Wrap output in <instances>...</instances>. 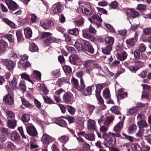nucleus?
Here are the masks:
<instances>
[{
	"label": "nucleus",
	"instance_id": "obj_1",
	"mask_svg": "<svg viewBox=\"0 0 151 151\" xmlns=\"http://www.w3.org/2000/svg\"><path fill=\"white\" fill-rule=\"evenodd\" d=\"M121 135L119 133H114L110 132L108 133H104L102 135V138L105 139V145L107 147L114 145L116 143L115 137H120Z\"/></svg>",
	"mask_w": 151,
	"mask_h": 151
},
{
	"label": "nucleus",
	"instance_id": "obj_2",
	"mask_svg": "<svg viewBox=\"0 0 151 151\" xmlns=\"http://www.w3.org/2000/svg\"><path fill=\"white\" fill-rule=\"evenodd\" d=\"M5 2L9 10L14 11L18 9L19 5L13 0H5Z\"/></svg>",
	"mask_w": 151,
	"mask_h": 151
},
{
	"label": "nucleus",
	"instance_id": "obj_3",
	"mask_svg": "<svg viewBox=\"0 0 151 151\" xmlns=\"http://www.w3.org/2000/svg\"><path fill=\"white\" fill-rule=\"evenodd\" d=\"M52 123H55L58 125L65 127L67 126L66 122L64 120L61 119L60 118H56L52 119Z\"/></svg>",
	"mask_w": 151,
	"mask_h": 151
},
{
	"label": "nucleus",
	"instance_id": "obj_4",
	"mask_svg": "<svg viewBox=\"0 0 151 151\" xmlns=\"http://www.w3.org/2000/svg\"><path fill=\"white\" fill-rule=\"evenodd\" d=\"M2 62L3 64L6 66L7 68L9 70H12L15 66V63L14 62L9 59H6Z\"/></svg>",
	"mask_w": 151,
	"mask_h": 151
},
{
	"label": "nucleus",
	"instance_id": "obj_5",
	"mask_svg": "<svg viewBox=\"0 0 151 151\" xmlns=\"http://www.w3.org/2000/svg\"><path fill=\"white\" fill-rule=\"evenodd\" d=\"M83 50L87 51L91 54L93 53L94 52V49L91 43L87 41L84 43Z\"/></svg>",
	"mask_w": 151,
	"mask_h": 151
},
{
	"label": "nucleus",
	"instance_id": "obj_6",
	"mask_svg": "<svg viewBox=\"0 0 151 151\" xmlns=\"http://www.w3.org/2000/svg\"><path fill=\"white\" fill-rule=\"evenodd\" d=\"M54 139L47 134H43L42 137L41 141L44 145H48L53 142Z\"/></svg>",
	"mask_w": 151,
	"mask_h": 151
},
{
	"label": "nucleus",
	"instance_id": "obj_7",
	"mask_svg": "<svg viewBox=\"0 0 151 151\" xmlns=\"http://www.w3.org/2000/svg\"><path fill=\"white\" fill-rule=\"evenodd\" d=\"M27 133L30 135L35 137L37 135V133L35 127L32 125L27 126L26 127Z\"/></svg>",
	"mask_w": 151,
	"mask_h": 151
},
{
	"label": "nucleus",
	"instance_id": "obj_8",
	"mask_svg": "<svg viewBox=\"0 0 151 151\" xmlns=\"http://www.w3.org/2000/svg\"><path fill=\"white\" fill-rule=\"evenodd\" d=\"M126 13L127 15L131 19H133L138 17L139 13L135 10L132 9H129L127 10Z\"/></svg>",
	"mask_w": 151,
	"mask_h": 151
},
{
	"label": "nucleus",
	"instance_id": "obj_9",
	"mask_svg": "<svg viewBox=\"0 0 151 151\" xmlns=\"http://www.w3.org/2000/svg\"><path fill=\"white\" fill-rule=\"evenodd\" d=\"M63 100L65 103H71V101L73 99V95L70 93L66 92L63 95Z\"/></svg>",
	"mask_w": 151,
	"mask_h": 151
},
{
	"label": "nucleus",
	"instance_id": "obj_10",
	"mask_svg": "<svg viewBox=\"0 0 151 151\" xmlns=\"http://www.w3.org/2000/svg\"><path fill=\"white\" fill-rule=\"evenodd\" d=\"M114 119V117L113 116H111L107 117L104 119H101L99 120L98 121V122L100 125L101 124H104L108 126Z\"/></svg>",
	"mask_w": 151,
	"mask_h": 151
},
{
	"label": "nucleus",
	"instance_id": "obj_11",
	"mask_svg": "<svg viewBox=\"0 0 151 151\" xmlns=\"http://www.w3.org/2000/svg\"><path fill=\"white\" fill-rule=\"evenodd\" d=\"M89 19L91 23H94V20H96L99 22H96V24L99 26L101 25V23L102 22V20L101 18L100 15L97 14H94L92 16V17L89 18Z\"/></svg>",
	"mask_w": 151,
	"mask_h": 151
},
{
	"label": "nucleus",
	"instance_id": "obj_12",
	"mask_svg": "<svg viewBox=\"0 0 151 151\" xmlns=\"http://www.w3.org/2000/svg\"><path fill=\"white\" fill-rule=\"evenodd\" d=\"M40 24L42 27L45 29H47L53 24V23L51 21L44 19L41 20L40 22Z\"/></svg>",
	"mask_w": 151,
	"mask_h": 151
},
{
	"label": "nucleus",
	"instance_id": "obj_13",
	"mask_svg": "<svg viewBox=\"0 0 151 151\" xmlns=\"http://www.w3.org/2000/svg\"><path fill=\"white\" fill-rule=\"evenodd\" d=\"M3 100L4 102L6 104L12 105L14 104L13 98L9 93L7 94L4 97Z\"/></svg>",
	"mask_w": 151,
	"mask_h": 151
},
{
	"label": "nucleus",
	"instance_id": "obj_14",
	"mask_svg": "<svg viewBox=\"0 0 151 151\" xmlns=\"http://www.w3.org/2000/svg\"><path fill=\"white\" fill-rule=\"evenodd\" d=\"M11 140L17 143H18L20 141V137L19 134L16 132H13L11 135Z\"/></svg>",
	"mask_w": 151,
	"mask_h": 151
},
{
	"label": "nucleus",
	"instance_id": "obj_15",
	"mask_svg": "<svg viewBox=\"0 0 151 151\" xmlns=\"http://www.w3.org/2000/svg\"><path fill=\"white\" fill-rule=\"evenodd\" d=\"M82 12L83 14L88 15H90L93 13L90 5L88 6H85L82 9Z\"/></svg>",
	"mask_w": 151,
	"mask_h": 151
},
{
	"label": "nucleus",
	"instance_id": "obj_16",
	"mask_svg": "<svg viewBox=\"0 0 151 151\" xmlns=\"http://www.w3.org/2000/svg\"><path fill=\"white\" fill-rule=\"evenodd\" d=\"M53 7H54L53 12L54 14L60 13L61 12L62 6L60 2H58L54 4Z\"/></svg>",
	"mask_w": 151,
	"mask_h": 151
},
{
	"label": "nucleus",
	"instance_id": "obj_17",
	"mask_svg": "<svg viewBox=\"0 0 151 151\" xmlns=\"http://www.w3.org/2000/svg\"><path fill=\"white\" fill-rule=\"evenodd\" d=\"M88 129L91 130H94L96 129L95 121L92 119H89L88 122Z\"/></svg>",
	"mask_w": 151,
	"mask_h": 151
},
{
	"label": "nucleus",
	"instance_id": "obj_18",
	"mask_svg": "<svg viewBox=\"0 0 151 151\" xmlns=\"http://www.w3.org/2000/svg\"><path fill=\"white\" fill-rule=\"evenodd\" d=\"M7 47L8 44L5 41L0 40V53L5 52Z\"/></svg>",
	"mask_w": 151,
	"mask_h": 151
},
{
	"label": "nucleus",
	"instance_id": "obj_19",
	"mask_svg": "<svg viewBox=\"0 0 151 151\" xmlns=\"http://www.w3.org/2000/svg\"><path fill=\"white\" fill-rule=\"evenodd\" d=\"M124 122L123 121H121L119 122L114 127V130L115 132L119 133L121 132L123 127Z\"/></svg>",
	"mask_w": 151,
	"mask_h": 151
},
{
	"label": "nucleus",
	"instance_id": "obj_20",
	"mask_svg": "<svg viewBox=\"0 0 151 151\" xmlns=\"http://www.w3.org/2000/svg\"><path fill=\"white\" fill-rule=\"evenodd\" d=\"M70 62L73 64L76 65L77 61L79 59V57L76 55L72 54L69 57Z\"/></svg>",
	"mask_w": 151,
	"mask_h": 151
},
{
	"label": "nucleus",
	"instance_id": "obj_21",
	"mask_svg": "<svg viewBox=\"0 0 151 151\" xmlns=\"http://www.w3.org/2000/svg\"><path fill=\"white\" fill-rule=\"evenodd\" d=\"M106 86V84L104 83L101 84H98L96 85V94L98 95L100 94L101 90Z\"/></svg>",
	"mask_w": 151,
	"mask_h": 151
},
{
	"label": "nucleus",
	"instance_id": "obj_22",
	"mask_svg": "<svg viewBox=\"0 0 151 151\" xmlns=\"http://www.w3.org/2000/svg\"><path fill=\"white\" fill-rule=\"evenodd\" d=\"M102 52L105 55H109L112 50V47L110 45H107L101 48Z\"/></svg>",
	"mask_w": 151,
	"mask_h": 151
},
{
	"label": "nucleus",
	"instance_id": "obj_23",
	"mask_svg": "<svg viewBox=\"0 0 151 151\" xmlns=\"http://www.w3.org/2000/svg\"><path fill=\"white\" fill-rule=\"evenodd\" d=\"M24 33L25 37L28 39L30 38L32 35V31L30 27H27L24 29Z\"/></svg>",
	"mask_w": 151,
	"mask_h": 151
},
{
	"label": "nucleus",
	"instance_id": "obj_24",
	"mask_svg": "<svg viewBox=\"0 0 151 151\" xmlns=\"http://www.w3.org/2000/svg\"><path fill=\"white\" fill-rule=\"evenodd\" d=\"M58 41V40L55 39L54 37H50L48 38L45 40L44 41V43L46 45H49L52 42L57 43Z\"/></svg>",
	"mask_w": 151,
	"mask_h": 151
},
{
	"label": "nucleus",
	"instance_id": "obj_25",
	"mask_svg": "<svg viewBox=\"0 0 151 151\" xmlns=\"http://www.w3.org/2000/svg\"><path fill=\"white\" fill-rule=\"evenodd\" d=\"M95 61L92 60H88L85 63V66L86 68H89L90 69H93Z\"/></svg>",
	"mask_w": 151,
	"mask_h": 151
},
{
	"label": "nucleus",
	"instance_id": "obj_26",
	"mask_svg": "<svg viewBox=\"0 0 151 151\" xmlns=\"http://www.w3.org/2000/svg\"><path fill=\"white\" fill-rule=\"evenodd\" d=\"M137 39H134V38L127 40L126 41V43L128 46L131 47H133L137 42Z\"/></svg>",
	"mask_w": 151,
	"mask_h": 151
},
{
	"label": "nucleus",
	"instance_id": "obj_27",
	"mask_svg": "<svg viewBox=\"0 0 151 151\" xmlns=\"http://www.w3.org/2000/svg\"><path fill=\"white\" fill-rule=\"evenodd\" d=\"M127 54L125 51H123L120 53L118 54L117 58L121 61L124 60L127 58Z\"/></svg>",
	"mask_w": 151,
	"mask_h": 151
},
{
	"label": "nucleus",
	"instance_id": "obj_28",
	"mask_svg": "<svg viewBox=\"0 0 151 151\" xmlns=\"http://www.w3.org/2000/svg\"><path fill=\"white\" fill-rule=\"evenodd\" d=\"M17 42H22L24 41V38L20 32L19 30L17 31L16 32Z\"/></svg>",
	"mask_w": 151,
	"mask_h": 151
},
{
	"label": "nucleus",
	"instance_id": "obj_29",
	"mask_svg": "<svg viewBox=\"0 0 151 151\" xmlns=\"http://www.w3.org/2000/svg\"><path fill=\"white\" fill-rule=\"evenodd\" d=\"M105 41L107 45H110L111 46L114 42V39L112 37H107L105 39Z\"/></svg>",
	"mask_w": 151,
	"mask_h": 151
},
{
	"label": "nucleus",
	"instance_id": "obj_30",
	"mask_svg": "<svg viewBox=\"0 0 151 151\" xmlns=\"http://www.w3.org/2000/svg\"><path fill=\"white\" fill-rule=\"evenodd\" d=\"M85 138L87 140L90 141H94L95 140V135L93 133L87 134L85 135Z\"/></svg>",
	"mask_w": 151,
	"mask_h": 151
},
{
	"label": "nucleus",
	"instance_id": "obj_31",
	"mask_svg": "<svg viewBox=\"0 0 151 151\" xmlns=\"http://www.w3.org/2000/svg\"><path fill=\"white\" fill-rule=\"evenodd\" d=\"M137 125L140 129L147 127L148 125L145 120H141L137 123Z\"/></svg>",
	"mask_w": 151,
	"mask_h": 151
},
{
	"label": "nucleus",
	"instance_id": "obj_32",
	"mask_svg": "<svg viewBox=\"0 0 151 151\" xmlns=\"http://www.w3.org/2000/svg\"><path fill=\"white\" fill-rule=\"evenodd\" d=\"M88 30L86 29L83 30L82 35L84 38L87 39H89L91 38L92 36L88 33Z\"/></svg>",
	"mask_w": 151,
	"mask_h": 151
},
{
	"label": "nucleus",
	"instance_id": "obj_33",
	"mask_svg": "<svg viewBox=\"0 0 151 151\" xmlns=\"http://www.w3.org/2000/svg\"><path fill=\"white\" fill-rule=\"evenodd\" d=\"M137 111V108L136 107H134L130 109H127V115L129 116L134 114L136 113Z\"/></svg>",
	"mask_w": 151,
	"mask_h": 151
},
{
	"label": "nucleus",
	"instance_id": "obj_34",
	"mask_svg": "<svg viewBox=\"0 0 151 151\" xmlns=\"http://www.w3.org/2000/svg\"><path fill=\"white\" fill-rule=\"evenodd\" d=\"M146 46L144 43H141L138 45V48L137 49L138 50L142 53L145 51L146 49Z\"/></svg>",
	"mask_w": 151,
	"mask_h": 151
},
{
	"label": "nucleus",
	"instance_id": "obj_35",
	"mask_svg": "<svg viewBox=\"0 0 151 151\" xmlns=\"http://www.w3.org/2000/svg\"><path fill=\"white\" fill-rule=\"evenodd\" d=\"M16 125V121L15 120H9L7 122V125L8 127L12 129L15 128Z\"/></svg>",
	"mask_w": 151,
	"mask_h": 151
},
{
	"label": "nucleus",
	"instance_id": "obj_36",
	"mask_svg": "<svg viewBox=\"0 0 151 151\" xmlns=\"http://www.w3.org/2000/svg\"><path fill=\"white\" fill-rule=\"evenodd\" d=\"M45 102L47 104H55V102L50 97L47 96H44L43 97Z\"/></svg>",
	"mask_w": 151,
	"mask_h": 151
},
{
	"label": "nucleus",
	"instance_id": "obj_37",
	"mask_svg": "<svg viewBox=\"0 0 151 151\" xmlns=\"http://www.w3.org/2000/svg\"><path fill=\"white\" fill-rule=\"evenodd\" d=\"M133 54L134 58L136 60H138L140 58L142 53L137 49H136L134 51Z\"/></svg>",
	"mask_w": 151,
	"mask_h": 151
},
{
	"label": "nucleus",
	"instance_id": "obj_38",
	"mask_svg": "<svg viewBox=\"0 0 151 151\" xmlns=\"http://www.w3.org/2000/svg\"><path fill=\"white\" fill-rule=\"evenodd\" d=\"M137 126L134 124L131 125L128 128V132L131 134L134 133L136 131Z\"/></svg>",
	"mask_w": 151,
	"mask_h": 151
},
{
	"label": "nucleus",
	"instance_id": "obj_39",
	"mask_svg": "<svg viewBox=\"0 0 151 151\" xmlns=\"http://www.w3.org/2000/svg\"><path fill=\"white\" fill-rule=\"evenodd\" d=\"M131 147L133 150L141 151L142 150V149L140 146L137 143L132 144L131 145Z\"/></svg>",
	"mask_w": 151,
	"mask_h": 151
},
{
	"label": "nucleus",
	"instance_id": "obj_40",
	"mask_svg": "<svg viewBox=\"0 0 151 151\" xmlns=\"http://www.w3.org/2000/svg\"><path fill=\"white\" fill-rule=\"evenodd\" d=\"M38 48L37 46L35 43H32L30 44L29 46V50L33 52H36L38 50Z\"/></svg>",
	"mask_w": 151,
	"mask_h": 151
},
{
	"label": "nucleus",
	"instance_id": "obj_41",
	"mask_svg": "<svg viewBox=\"0 0 151 151\" xmlns=\"http://www.w3.org/2000/svg\"><path fill=\"white\" fill-rule=\"evenodd\" d=\"M33 77L36 79L37 81H39L41 78V73L40 72L36 70L34 71L33 72Z\"/></svg>",
	"mask_w": 151,
	"mask_h": 151
},
{
	"label": "nucleus",
	"instance_id": "obj_42",
	"mask_svg": "<svg viewBox=\"0 0 151 151\" xmlns=\"http://www.w3.org/2000/svg\"><path fill=\"white\" fill-rule=\"evenodd\" d=\"M21 76L22 78L27 80L33 84V82L32 80L30 79L28 74L26 73H24L21 74Z\"/></svg>",
	"mask_w": 151,
	"mask_h": 151
},
{
	"label": "nucleus",
	"instance_id": "obj_43",
	"mask_svg": "<svg viewBox=\"0 0 151 151\" xmlns=\"http://www.w3.org/2000/svg\"><path fill=\"white\" fill-rule=\"evenodd\" d=\"M22 104L25 107L29 108H31L33 107V105L29 104L25 99H22Z\"/></svg>",
	"mask_w": 151,
	"mask_h": 151
},
{
	"label": "nucleus",
	"instance_id": "obj_44",
	"mask_svg": "<svg viewBox=\"0 0 151 151\" xmlns=\"http://www.w3.org/2000/svg\"><path fill=\"white\" fill-rule=\"evenodd\" d=\"M111 110L114 114L117 115L121 114L119 110V108L117 106H114L112 107L111 109Z\"/></svg>",
	"mask_w": 151,
	"mask_h": 151
},
{
	"label": "nucleus",
	"instance_id": "obj_45",
	"mask_svg": "<svg viewBox=\"0 0 151 151\" xmlns=\"http://www.w3.org/2000/svg\"><path fill=\"white\" fill-rule=\"evenodd\" d=\"M3 21L6 23L10 26L12 27H15V24L12 21L9 20L7 18H4L3 19Z\"/></svg>",
	"mask_w": 151,
	"mask_h": 151
},
{
	"label": "nucleus",
	"instance_id": "obj_46",
	"mask_svg": "<svg viewBox=\"0 0 151 151\" xmlns=\"http://www.w3.org/2000/svg\"><path fill=\"white\" fill-rule=\"evenodd\" d=\"M68 32L70 34L75 36L77 35L78 33V29L76 28L69 29L68 30Z\"/></svg>",
	"mask_w": 151,
	"mask_h": 151
},
{
	"label": "nucleus",
	"instance_id": "obj_47",
	"mask_svg": "<svg viewBox=\"0 0 151 151\" xmlns=\"http://www.w3.org/2000/svg\"><path fill=\"white\" fill-rule=\"evenodd\" d=\"M1 130L2 134L4 136L8 135L10 133V130L7 128H3Z\"/></svg>",
	"mask_w": 151,
	"mask_h": 151
},
{
	"label": "nucleus",
	"instance_id": "obj_48",
	"mask_svg": "<svg viewBox=\"0 0 151 151\" xmlns=\"http://www.w3.org/2000/svg\"><path fill=\"white\" fill-rule=\"evenodd\" d=\"M6 114L8 119L14 118L15 117V114L14 112L11 111H7L6 112Z\"/></svg>",
	"mask_w": 151,
	"mask_h": 151
},
{
	"label": "nucleus",
	"instance_id": "obj_49",
	"mask_svg": "<svg viewBox=\"0 0 151 151\" xmlns=\"http://www.w3.org/2000/svg\"><path fill=\"white\" fill-rule=\"evenodd\" d=\"M9 85L11 88L13 89L16 88L17 85V81L15 78H14L13 80L9 83Z\"/></svg>",
	"mask_w": 151,
	"mask_h": 151
},
{
	"label": "nucleus",
	"instance_id": "obj_50",
	"mask_svg": "<svg viewBox=\"0 0 151 151\" xmlns=\"http://www.w3.org/2000/svg\"><path fill=\"white\" fill-rule=\"evenodd\" d=\"M92 87L91 86L88 87L85 90L83 93V95L86 96L90 95L91 94Z\"/></svg>",
	"mask_w": 151,
	"mask_h": 151
},
{
	"label": "nucleus",
	"instance_id": "obj_51",
	"mask_svg": "<svg viewBox=\"0 0 151 151\" xmlns=\"http://www.w3.org/2000/svg\"><path fill=\"white\" fill-rule=\"evenodd\" d=\"M103 96L105 99H108L110 97V95L109 90L106 89L103 92Z\"/></svg>",
	"mask_w": 151,
	"mask_h": 151
},
{
	"label": "nucleus",
	"instance_id": "obj_52",
	"mask_svg": "<svg viewBox=\"0 0 151 151\" xmlns=\"http://www.w3.org/2000/svg\"><path fill=\"white\" fill-rule=\"evenodd\" d=\"M72 81L73 86L76 89L79 88V83L78 81L74 78H72Z\"/></svg>",
	"mask_w": 151,
	"mask_h": 151
},
{
	"label": "nucleus",
	"instance_id": "obj_53",
	"mask_svg": "<svg viewBox=\"0 0 151 151\" xmlns=\"http://www.w3.org/2000/svg\"><path fill=\"white\" fill-rule=\"evenodd\" d=\"M80 83V86H79V88L77 89L81 91L84 89L85 87V83L82 78L81 79Z\"/></svg>",
	"mask_w": 151,
	"mask_h": 151
},
{
	"label": "nucleus",
	"instance_id": "obj_54",
	"mask_svg": "<svg viewBox=\"0 0 151 151\" xmlns=\"http://www.w3.org/2000/svg\"><path fill=\"white\" fill-rule=\"evenodd\" d=\"M19 86L20 89L23 91H25L26 89L25 86V82L23 80H21L19 83Z\"/></svg>",
	"mask_w": 151,
	"mask_h": 151
},
{
	"label": "nucleus",
	"instance_id": "obj_55",
	"mask_svg": "<svg viewBox=\"0 0 151 151\" xmlns=\"http://www.w3.org/2000/svg\"><path fill=\"white\" fill-rule=\"evenodd\" d=\"M63 69L65 73L70 74L72 72L71 68L68 65H65L63 67Z\"/></svg>",
	"mask_w": 151,
	"mask_h": 151
},
{
	"label": "nucleus",
	"instance_id": "obj_56",
	"mask_svg": "<svg viewBox=\"0 0 151 151\" xmlns=\"http://www.w3.org/2000/svg\"><path fill=\"white\" fill-rule=\"evenodd\" d=\"M129 68L132 72L135 73L139 69V67L136 66L134 65L129 66Z\"/></svg>",
	"mask_w": 151,
	"mask_h": 151
},
{
	"label": "nucleus",
	"instance_id": "obj_57",
	"mask_svg": "<svg viewBox=\"0 0 151 151\" xmlns=\"http://www.w3.org/2000/svg\"><path fill=\"white\" fill-rule=\"evenodd\" d=\"M67 109L69 113L71 115H73L75 114V109L72 106L68 105Z\"/></svg>",
	"mask_w": 151,
	"mask_h": 151
},
{
	"label": "nucleus",
	"instance_id": "obj_58",
	"mask_svg": "<svg viewBox=\"0 0 151 151\" xmlns=\"http://www.w3.org/2000/svg\"><path fill=\"white\" fill-rule=\"evenodd\" d=\"M75 46L76 48L78 50H83V45L78 41H76L75 43Z\"/></svg>",
	"mask_w": 151,
	"mask_h": 151
},
{
	"label": "nucleus",
	"instance_id": "obj_59",
	"mask_svg": "<svg viewBox=\"0 0 151 151\" xmlns=\"http://www.w3.org/2000/svg\"><path fill=\"white\" fill-rule=\"evenodd\" d=\"M143 33L146 35L151 34V27L145 28L143 30Z\"/></svg>",
	"mask_w": 151,
	"mask_h": 151
},
{
	"label": "nucleus",
	"instance_id": "obj_60",
	"mask_svg": "<svg viewBox=\"0 0 151 151\" xmlns=\"http://www.w3.org/2000/svg\"><path fill=\"white\" fill-rule=\"evenodd\" d=\"M66 82V81L65 79L64 78H62L58 79L57 83V85L58 86H60L61 85Z\"/></svg>",
	"mask_w": 151,
	"mask_h": 151
},
{
	"label": "nucleus",
	"instance_id": "obj_61",
	"mask_svg": "<svg viewBox=\"0 0 151 151\" xmlns=\"http://www.w3.org/2000/svg\"><path fill=\"white\" fill-rule=\"evenodd\" d=\"M144 132V129H140L135 135L137 137H141L143 135Z\"/></svg>",
	"mask_w": 151,
	"mask_h": 151
},
{
	"label": "nucleus",
	"instance_id": "obj_62",
	"mask_svg": "<svg viewBox=\"0 0 151 151\" xmlns=\"http://www.w3.org/2000/svg\"><path fill=\"white\" fill-rule=\"evenodd\" d=\"M7 147L9 149L13 150L16 149V146L12 142H9L7 143Z\"/></svg>",
	"mask_w": 151,
	"mask_h": 151
},
{
	"label": "nucleus",
	"instance_id": "obj_63",
	"mask_svg": "<svg viewBox=\"0 0 151 151\" xmlns=\"http://www.w3.org/2000/svg\"><path fill=\"white\" fill-rule=\"evenodd\" d=\"M118 4L117 2L114 1L111 2L109 4L111 9H116L117 7Z\"/></svg>",
	"mask_w": 151,
	"mask_h": 151
},
{
	"label": "nucleus",
	"instance_id": "obj_64",
	"mask_svg": "<svg viewBox=\"0 0 151 151\" xmlns=\"http://www.w3.org/2000/svg\"><path fill=\"white\" fill-rule=\"evenodd\" d=\"M22 119L23 122H27L29 120L30 117L28 115L24 114L22 116Z\"/></svg>",
	"mask_w": 151,
	"mask_h": 151
}]
</instances>
